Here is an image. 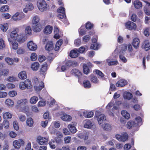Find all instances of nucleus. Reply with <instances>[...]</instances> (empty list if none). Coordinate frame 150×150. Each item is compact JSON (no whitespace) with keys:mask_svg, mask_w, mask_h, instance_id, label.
<instances>
[{"mask_svg":"<svg viewBox=\"0 0 150 150\" xmlns=\"http://www.w3.org/2000/svg\"><path fill=\"white\" fill-rule=\"evenodd\" d=\"M57 17L64 23L67 22V18L65 13H59L58 14Z\"/></svg>","mask_w":150,"mask_h":150,"instance_id":"2eb2a0df","label":"nucleus"},{"mask_svg":"<svg viewBox=\"0 0 150 150\" xmlns=\"http://www.w3.org/2000/svg\"><path fill=\"white\" fill-rule=\"evenodd\" d=\"M91 37L88 35H86L83 37V40L85 42H87L90 39Z\"/></svg>","mask_w":150,"mask_h":150,"instance_id":"774afa93","label":"nucleus"},{"mask_svg":"<svg viewBox=\"0 0 150 150\" xmlns=\"http://www.w3.org/2000/svg\"><path fill=\"white\" fill-rule=\"evenodd\" d=\"M62 119L64 121H69L71 119V117L68 115H64L61 117Z\"/></svg>","mask_w":150,"mask_h":150,"instance_id":"f704fd0d","label":"nucleus"},{"mask_svg":"<svg viewBox=\"0 0 150 150\" xmlns=\"http://www.w3.org/2000/svg\"><path fill=\"white\" fill-rule=\"evenodd\" d=\"M13 145L15 149H18L21 147L20 144L18 140H15L13 143Z\"/></svg>","mask_w":150,"mask_h":150,"instance_id":"79ce46f5","label":"nucleus"},{"mask_svg":"<svg viewBox=\"0 0 150 150\" xmlns=\"http://www.w3.org/2000/svg\"><path fill=\"white\" fill-rule=\"evenodd\" d=\"M83 85L84 87L86 88H89L91 87V84L89 81L85 80L83 81Z\"/></svg>","mask_w":150,"mask_h":150,"instance_id":"7c9ffc66","label":"nucleus"},{"mask_svg":"<svg viewBox=\"0 0 150 150\" xmlns=\"http://www.w3.org/2000/svg\"><path fill=\"white\" fill-rule=\"evenodd\" d=\"M8 25L7 23L3 25L1 24L0 25V28L1 30L3 31H6L8 29Z\"/></svg>","mask_w":150,"mask_h":150,"instance_id":"3c124183","label":"nucleus"},{"mask_svg":"<svg viewBox=\"0 0 150 150\" xmlns=\"http://www.w3.org/2000/svg\"><path fill=\"white\" fill-rule=\"evenodd\" d=\"M24 17V14L23 13H17L13 15L12 17V18L14 20L17 21L21 19Z\"/></svg>","mask_w":150,"mask_h":150,"instance_id":"4468645a","label":"nucleus"},{"mask_svg":"<svg viewBox=\"0 0 150 150\" xmlns=\"http://www.w3.org/2000/svg\"><path fill=\"white\" fill-rule=\"evenodd\" d=\"M94 115L93 112L92 111H90L89 112H83V116L87 118H89L92 117Z\"/></svg>","mask_w":150,"mask_h":150,"instance_id":"c85d7f7f","label":"nucleus"},{"mask_svg":"<svg viewBox=\"0 0 150 150\" xmlns=\"http://www.w3.org/2000/svg\"><path fill=\"white\" fill-rule=\"evenodd\" d=\"M117 56V55L114 52L111 57L106 59V62L108 65L115 66L118 64V62L117 60L114 59L116 58Z\"/></svg>","mask_w":150,"mask_h":150,"instance_id":"f03ea898","label":"nucleus"},{"mask_svg":"<svg viewBox=\"0 0 150 150\" xmlns=\"http://www.w3.org/2000/svg\"><path fill=\"white\" fill-rule=\"evenodd\" d=\"M116 139L120 141L125 142L126 141L128 138V135L126 133L123 132L121 134V135L118 134L115 135Z\"/></svg>","mask_w":150,"mask_h":150,"instance_id":"0eeeda50","label":"nucleus"},{"mask_svg":"<svg viewBox=\"0 0 150 150\" xmlns=\"http://www.w3.org/2000/svg\"><path fill=\"white\" fill-rule=\"evenodd\" d=\"M127 46L125 44L122 45L121 46H117L114 52V53H115L117 55L119 53H124L127 50Z\"/></svg>","mask_w":150,"mask_h":150,"instance_id":"423d86ee","label":"nucleus"},{"mask_svg":"<svg viewBox=\"0 0 150 150\" xmlns=\"http://www.w3.org/2000/svg\"><path fill=\"white\" fill-rule=\"evenodd\" d=\"M37 5L39 10L41 12L47 10V4L45 0H38L37 2Z\"/></svg>","mask_w":150,"mask_h":150,"instance_id":"20e7f679","label":"nucleus"},{"mask_svg":"<svg viewBox=\"0 0 150 150\" xmlns=\"http://www.w3.org/2000/svg\"><path fill=\"white\" fill-rule=\"evenodd\" d=\"M5 103L6 104L9 106H12L14 104L13 101L10 99H7Z\"/></svg>","mask_w":150,"mask_h":150,"instance_id":"603ef678","label":"nucleus"},{"mask_svg":"<svg viewBox=\"0 0 150 150\" xmlns=\"http://www.w3.org/2000/svg\"><path fill=\"white\" fill-rule=\"evenodd\" d=\"M47 65L46 63H45L42 66V67L40 69L41 72L45 73L46 72L47 69Z\"/></svg>","mask_w":150,"mask_h":150,"instance_id":"37998d69","label":"nucleus"},{"mask_svg":"<svg viewBox=\"0 0 150 150\" xmlns=\"http://www.w3.org/2000/svg\"><path fill=\"white\" fill-rule=\"evenodd\" d=\"M95 117L97 118L98 122L99 125L103 127V114L101 113L99 110L96 111Z\"/></svg>","mask_w":150,"mask_h":150,"instance_id":"39448f33","label":"nucleus"},{"mask_svg":"<svg viewBox=\"0 0 150 150\" xmlns=\"http://www.w3.org/2000/svg\"><path fill=\"white\" fill-rule=\"evenodd\" d=\"M142 46L146 51H147L150 48V42H149L148 40H145L142 44Z\"/></svg>","mask_w":150,"mask_h":150,"instance_id":"5701e85b","label":"nucleus"},{"mask_svg":"<svg viewBox=\"0 0 150 150\" xmlns=\"http://www.w3.org/2000/svg\"><path fill=\"white\" fill-rule=\"evenodd\" d=\"M127 127L129 129H130L132 127L136 126V124L133 121H129L127 124Z\"/></svg>","mask_w":150,"mask_h":150,"instance_id":"c9c22d12","label":"nucleus"},{"mask_svg":"<svg viewBox=\"0 0 150 150\" xmlns=\"http://www.w3.org/2000/svg\"><path fill=\"white\" fill-rule=\"evenodd\" d=\"M113 105L114 106L113 108V110H116L117 109V107L113 103H112V101L107 106L106 108L108 109H109L111 108Z\"/></svg>","mask_w":150,"mask_h":150,"instance_id":"de8ad7c7","label":"nucleus"},{"mask_svg":"<svg viewBox=\"0 0 150 150\" xmlns=\"http://www.w3.org/2000/svg\"><path fill=\"white\" fill-rule=\"evenodd\" d=\"M24 82L26 86H27V88L30 89L32 88V85L31 84V82L30 80L29 79H26Z\"/></svg>","mask_w":150,"mask_h":150,"instance_id":"4c0bfd02","label":"nucleus"},{"mask_svg":"<svg viewBox=\"0 0 150 150\" xmlns=\"http://www.w3.org/2000/svg\"><path fill=\"white\" fill-rule=\"evenodd\" d=\"M57 11L58 13H65V8L62 6H61L58 9Z\"/></svg>","mask_w":150,"mask_h":150,"instance_id":"680f3d73","label":"nucleus"},{"mask_svg":"<svg viewBox=\"0 0 150 150\" xmlns=\"http://www.w3.org/2000/svg\"><path fill=\"white\" fill-rule=\"evenodd\" d=\"M133 5L134 7L137 9L139 8L142 6V3L138 0H136L134 1Z\"/></svg>","mask_w":150,"mask_h":150,"instance_id":"b1692460","label":"nucleus"},{"mask_svg":"<svg viewBox=\"0 0 150 150\" xmlns=\"http://www.w3.org/2000/svg\"><path fill=\"white\" fill-rule=\"evenodd\" d=\"M132 96V94L129 92H125L123 94V97L125 99L130 100Z\"/></svg>","mask_w":150,"mask_h":150,"instance_id":"393cba45","label":"nucleus"},{"mask_svg":"<svg viewBox=\"0 0 150 150\" xmlns=\"http://www.w3.org/2000/svg\"><path fill=\"white\" fill-rule=\"evenodd\" d=\"M5 129H8L9 127V122L8 120H5L2 123Z\"/></svg>","mask_w":150,"mask_h":150,"instance_id":"4d7b16f0","label":"nucleus"},{"mask_svg":"<svg viewBox=\"0 0 150 150\" xmlns=\"http://www.w3.org/2000/svg\"><path fill=\"white\" fill-rule=\"evenodd\" d=\"M38 100V98L36 96H34L32 97L30 100V103L33 104L35 103Z\"/></svg>","mask_w":150,"mask_h":150,"instance_id":"8fccbe9b","label":"nucleus"},{"mask_svg":"<svg viewBox=\"0 0 150 150\" xmlns=\"http://www.w3.org/2000/svg\"><path fill=\"white\" fill-rule=\"evenodd\" d=\"M6 62L9 65H11L14 62V60L9 57H6L5 59Z\"/></svg>","mask_w":150,"mask_h":150,"instance_id":"864d4df0","label":"nucleus"},{"mask_svg":"<svg viewBox=\"0 0 150 150\" xmlns=\"http://www.w3.org/2000/svg\"><path fill=\"white\" fill-rule=\"evenodd\" d=\"M90 79L91 82L94 83H97L99 82V80L97 77L93 75H91L90 76Z\"/></svg>","mask_w":150,"mask_h":150,"instance_id":"a878e982","label":"nucleus"},{"mask_svg":"<svg viewBox=\"0 0 150 150\" xmlns=\"http://www.w3.org/2000/svg\"><path fill=\"white\" fill-rule=\"evenodd\" d=\"M18 35L16 31H12L10 35V37L13 38V40H17L18 42L20 43L23 42L24 40L23 38L18 39L17 37Z\"/></svg>","mask_w":150,"mask_h":150,"instance_id":"9d476101","label":"nucleus"},{"mask_svg":"<svg viewBox=\"0 0 150 150\" xmlns=\"http://www.w3.org/2000/svg\"><path fill=\"white\" fill-rule=\"evenodd\" d=\"M81 43V39L80 38L75 40L74 41V44L77 47L79 46Z\"/></svg>","mask_w":150,"mask_h":150,"instance_id":"338daca9","label":"nucleus"},{"mask_svg":"<svg viewBox=\"0 0 150 150\" xmlns=\"http://www.w3.org/2000/svg\"><path fill=\"white\" fill-rule=\"evenodd\" d=\"M70 132L74 134L76 133L77 131V129L76 127L73 125L72 124H70L68 126Z\"/></svg>","mask_w":150,"mask_h":150,"instance_id":"cd10ccee","label":"nucleus"},{"mask_svg":"<svg viewBox=\"0 0 150 150\" xmlns=\"http://www.w3.org/2000/svg\"><path fill=\"white\" fill-rule=\"evenodd\" d=\"M28 103V100L26 99L19 100L17 101V108L21 112H27L29 110V107L27 105Z\"/></svg>","mask_w":150,"mask_h":150,"instance_id":"f257e3e1","label":"nucleus"},{"mask_svg":"<svg viewBox=\"0 0 150 150\" xmlns=\"http://www.w3.org/2000/svg\"><path fill=\"white\" fill-rule=\"evenodd\" d=\"M49 138L47 137H43L40 136L37 137V142L40 145H47V144Z\"/></svg>","mask_w":150,"mask_h":150,"instance_id":"6e6552de","label":"nucleus"},{"mask_svg":"<svg viewBox=\"0 0 150 150\" xmlns=\"http://www.w3.org/2000/svg\"><path fill=\"white\" fill-rule=\"evenodd\" d=\"M128 83V82L126 80L122 79L119 80L116 83L117 87H123Z\"/></svg>","mask_w":150,"mask_h":150,"instance_id":"ddd939ff","label":"nucleus"},{"mask_svg":"<svg viewBox=\"0 0 150 150\" xmlns=\"http://www.w3.org/2000/svg\"><path fill=\"white\" fill-rule=\"evenodd\" d=\"M37 55L35 53H32L31 55L30 59L32 61H35L37 59Z\"/></svg>","mask_w":150,"mask_h":150,"instance_id":"0e129e2a","label":"nucleus"},{"mask_svg":"<svg viewBox=\"0 0 150 150\" xmlns=\"http://www.w3.org/2000/svg\"><path fill=\"white\" fill-rule=\"evenodd\" d=\"M44 83L41 81L39 84L38 86H34V88L35 91L37 92H39L44 87Z\"/></svg>","mask_w":150,"mask_h":150,"instance_id":"6ab92c4d","label":"nucleus"},{"mask_svg":"<svg viewBox=\"0 0 150 150\" xmlns=\"http://www.w3.org/2000/svg\"><path fill=\"white\" fill-rule=\"evenodd\" d=\"M100 46V44L96 43L91 44L90 48L91 49L94 50H97Z\"/></svg>","mask_w":150,"mask_h":150,"instance_id":"ea45409f","label":"nucleus"},{"mask_svg":"<svg viewBox=\"0 0 150 150\" xmlns=\"http://www.w3.org/2000/svg\"><path fill=\"white\" fill-rule=\"evenodd\" d=\"M31 29L30 27L28 26L25 28V32L26 35H30L31 33Z\"/></svg>","mask_w":150,"mask_h":150,"instance_id":"69168bd1","label":"nucleus"},{"mask_svg":"<svg viewBox=\"0 0 150 150\" xmlns=\"http://www.w3.org/2000/svg\"><path fill=\"white\" fill-rule=\"evenodd\" d=\"M146 5L144 8V10L145 12V13L147 15H150V11L149 10V7L148 6H146Z\"/></svg>","mask_w":150,"mask_h":150,"instance_id":"5fc2aeb1","label":"nucleus"},{"mask_svg":"<svg viewBox=\"0 0 150 150\" xmlns=\"http://www.w3.org/2000/svg\"><path fill=\"white\" fill-rule=\"evenodd\" d=\"M135 122L137 126H140L142 124V118L139 116L136 117L135 119Z\"/></svg>","mask_w":150,"mask_h":150,"instance_id":"58836bf2","label":"nucleus"},{"mask_svg":"<svg viewBox=\"0 0 150 150\" xmlns=\"http://www.w3.org/2000/svg\"><path fill=\"white\" fill-rule=\"evenodd\" d=\"M120 60L122 62L126 63L127 62V58L123 55H120L119 56Z\"/></svg>","mask_w":150,"mask_h":150,"instance_id":"052dcab7","label":"nucleus"},{"mask_svg":"<svg viewBox=\"0 0 150 150\" xmlns=\"http://www.w3.org/2000/svg\"><path fill=\"white\" fill-rule=\"evenodd\" d=\"M12 115L9 112H6L3 115V117L4 119H7L11 118Z\"/></svg>","mask_w":150,"mask_h":150,"instance_id":"c03bdc74","label":"nucleus"},{"mask_svg":"<svg viewBox=\"0 0 150 150\" xmlns=\"http://www.w3.org/2000/svg\"><path fill=\"white\" fill-rule=\"evenodd\" d=\"M26 123L28 126L32 127L33 124V121L32 118L31 117L28 118L27 120Z\"/></svg>","mask_w":150,"mask_h":150,"instance_id":"a19ab883","label":"nucleus"},{"mask_svg":"<svg viewBox=\"0 0 150 150\" xmlns=\"http://www.w3.org/2000/svg\"><path fill=\"white\" fill-rule=\"evenodd\" d=\"M79 53L77 50H71L69 54V56L71 58H76L79 55Z\"/></svg>","mask_w":150,"mask_h":150,"instance_id":"aec40b11","label":"nucleus"},{"mask_svg":"<svg viewBox=\"0 0 150 150\" xmlns=\"http://www.w3.org/2000/svg\"><path fill=\"white\" fill-rule=\"evenodd\" d=\"M25 7L28 9L29 11L32 10L34 8L33 4L30 3L27 4L26 5Z\"/></svg>","mask_w":150,"mask_h":150,"instance_id":"e2e57ef3","label":"nucleus"},{"mask_svg":"<svg viewBox=\"0 0 150 150\" xmlns=\"http://www.w3.org/2000/svg\"><path fill=\"white\" fill-rule=\"evenodd\" d=\"M53 28L52 26L48 25L46 26L44 29V33L46 34H49L51 33L52 30Z\"/></svg>","mask_w":150,"mask_h":150,"instance_id":"a211bd4d","label":"nucleus"},{"mask_svg":"<svg viewBox=\"0 0 150 150\" xmlns=\"http://www.w3.org/2000/svg\"><path fill=\"white\" fill-rule=\"evenodd\" d=\"M126 28L129 30H135L137 28L136 24L133 22L128 21L125 24Z\"/></svg>","mask_w":150,"mask_h":150,"instance_id":"1a4fd4ad","label":"nucleus"},{"mask_svg":"<svg viewBox=\"0 0 150 150\" xmlns=\"http://www.w3.org/2000/svg\"><path fill=\"white\" fill-rule=\"evenodd\" d=\"M5 42L2 38L0 39V50H2L5 47Z\"/></svg>","mask_w":150,"mask_h":150,"instance_id":"49530a36","label":"nucleus"},{"mask_svg":"<svg viewBox=\"0 0 150 150\" xmlns=\"http://www.w3.org/2000/svg\"><path fill=\"white\" fill-rule=\"evenodd\" d=\"M18 77L22 79H25L27 78L26 72L25 71H21L19 73Z\"/></svg>","mask_w":150,"mask_h":150,"instance_id":"bb28decb","label":"nucleus"},{"mask_svg":"<svg viewBox=\"0 0 150 150\" xmlns=\"http://www.w3.org/2000/svg\"><path fill=\"white\" fill-rule=\"evenodd\" d=\"M27 47L29 50L31 51L35 50L37 48V46L33 41H30L27 43Z\"/></svg>","mask_w":150,"mask_h":150,"instance_id":"f8f14e48","label":"nucleus"},{"mask_svg":"<svg viewBox=\"0 0 150 150\" xmlns=\"http://www.w3.org/2000/svg\"><path fill=\"white\" fill-rule=\"evenodd\" d=\"M53 48V45L52 41H48L45 46V50L48 51L52 50Z\"/></svg>","mask_w":150,"mask_h":150,"instance_id":"dca6fc26","label":"nucleus"},{"mask_svg":"<svg viewBox=\"0 0 150 150\" xmlns=\"http://www.w3.org/2000/svg\"><path fill=\"white\" fill-rule=\"evenodd\" d=\"M39 64L38 62H35L31 64V68L34 71L37 70L39 68Z\"/></svg>","mask_w":150,"mask_h":150,"instance_id":"c756f323","label":"nucleus"},{"mask_svg":"<svg viewBox=\"0 0 150 150\" xmlns=\"http://www.w3.org/2000/svg\"><path fill=\"white\" fill-rule=\"evenodd\" d=\"M93 125V123L91 121L88 120H87L85 123L84 126L85 128L88 129H91Z\"/></svg>","mask_w":150,"mask_h":150,"instance_id":"4be33fe9","label":"nucleus"},{"mask_svg":"<svg viewBox=\"0 0 150 150\" xmlns=\"http://www.w3.org/2000/svg\"><path fill=\"white\" fill-rule=\"evenodd\" d=\"M83 71L84 73L86 74H88L89 72L90 69L86 64H83Z\"/></svg>","mask_w":150,"mask_h":150,"instance_id":"2f4dec72","label":"nucleus"},{"mask_svg":"<svg viewBox=\"0 0 150 150\" xmlns=\"http://www.w3.org/2000/svg\"><path fill=\"white\" fill-rule=\"evenodd\" d=\"M93 26V24L90 22H88L86 24L85 27L87 29H91Z\"/></svg>","mask_w":150,"mask_h":150,"instance_id":"6e6d98bb","label":"nucleus"},{"mask_svg":"<svg viewBox=\"0 0 150 150\" xmlns=\"http://www.w3.org/2000/svg\"><path fill=\"white\" fill-rule=\"evenodd\" d=\"M11 44L13 49L16 50L17 49L18 47V44L16 40H13V42H12Z\"/></svg>","mask_w":150,"mask_h":150,"instance_id":"09e8293b","label":"nucleus"},{"mask_svg":"<svg viewBox=\"0 0 150 150\" xmlns=\"http://www.w3.org/2000/svg\"><path fill=\"white\" fill-rule=\"evenodd\" d=\"M139 40L138 38H135L134 39L132 45L135 48H138L139 46Z\"/></svg>","mask_w":150,"mask_h":150,"instance_id":"412c9836","label":"nucleus"},{"mask_svg":"<svg viewBox=\"0 0 150 150\" xmlns=\"http://www.w3.org/2000/svg\"><path fill=\"white\" fill-rule=\"evenodd\" d=\"M78 137L81 139H83L84 140H87L89 137V134L86 132L78 133L77 134Z\"/></svg>","mask_w":150,"mask_h":150,"instance_id":"9b49d317","label":"nucleus"},{"mask_svg":"<svg viewBox=\"0 0 150 150\" xmlns=\"http://www.w3.org/2000/svg\"><path fill=\"white\" fill-rule=\"evenodd\" d=\"M9 8L7 5L3 6L1 7L0 11L2 12H4L8 10Z\"/></svg>","mask_w":150,"mask_h":150,"instance_id":"13d9d810","label":"nucleus"},{"mask_svg":"<svg viewBox=\"0 0 150 150\" xmlns=\"http://www.w3.org/2000/svg\"><path fill=\"white\" fill-rule=\"evenodd\" d=\"M121 114L125 119H128L130 117L129 113L127 111L123 110L121 112Z\"/></svg>","mask_w":150,"mask_h":150,"instance_id":"473e14b6","label":"nucleus"},{"mask_svg":"<svg viewBox=\"0 0 150 150\" xmlns=\"http://www.w3.org/2000/svg\"><path fill=\"white\" fill-rule=\"evenodd\" d=\"M79 34L81 35H83L86 33V31L85 29L84 26H81L79 30Z\"/></svg>","mask_w":150,"mask_h":150,"instance_id":"e433bc0d","label":"nucleus"},{"mask_svg":"<svg viewBox=\"0 0 150 150\" xmlns=\"http://www.w3.org/2000/svg\"><path fill=\"white\" fill-rule=\"evenodd\" d=\"M71 73L73 75L78 79V81L81 83L83 78L82 73L79 70L76 69H74L71 71Z\"/></svg>","mask_w":150,"mask_h":150,"instance_id":"7ed1b4c3","label":"nucleus"},{"mask_svg":"<svg viewBox=\"0 0 150 150\" xmlns=\"http://www.w3.org/2000/svg\"><path fill=\"white\" fill-rule=\"evenodd\" d=\"M111 125L107 123H104V130H111Z\"/></svg>","mask_w":150,"mask_h":150,"instance_id":"a18cd8bd","label":"nucleus"},{"mask_svg":"<svg viewBox=\"0 0 150 150\" xmlns=\"http://www.w3.org/2000/svg\"><path fill=\"white\" fill-rule=\"evenodd\" d=\"M39 18L37 16H34L32 21V23L33 25H35L39 24Z\"/></svg>","mask_w":150,"mask_h":150,"instance_id":"72a5a7b5","label":"nucleus"},{"mask_svg":"<svg viewBox=\"0 0 150 150\" xmlns=\"http://www.w3.org/2000/svg\"><path fill=\"white\" fill-rule=\"evenodd\" d=\"M27 86L25 85V82H21L19 84L20 88L22 90L25 89L26 88Z\"/></svg>","mask_w":150,"mask_h":150,"instance_id":"bf43d9fd","label":"nucleus"},{"mask_svg":"<svg viewBox=\"0 0 150 150\" xmlns=\"http://www.w3.org/2000/svg\"><path fill=\"white\" fill-rule=\"evenodd\" d=\"M32 29L34 31L38 32L40 31L42 28V25L40 23L33 25Z\"/></svg>","mask_w":150,"mask_h":150,"instance_id":"f3484780","label":"nucleus"}]
</instances>
